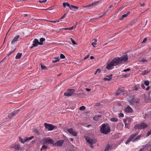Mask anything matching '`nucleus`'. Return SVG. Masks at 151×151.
I'll use <instances>...</instances> for the list:
<instances>
[{
  "label": "nucleus",
  "mask_w": 151,
  "mask_h": 151,
  "mask_svg": "<svg viewBox=\"0 0 151 151\" xmlns=\"http://www.w3.org/2000/svg\"><path fill=\"white\" fill-rule=\"evenodd\" d=\"M132 119L129 117H127L124 120V122L125 125V127H127L128 125L130 124L132 121Z\"/></svg>",
  "instance_id": "nucleus-12"
},
{
  "label": "nucleus",
  "mask_w": 151,
  "mask_h": 151,
  "mask_svg": "<svg viewBox=\"0 0 151 151\" xmlns=\"http://www.w3.org/2000/svg\"><path fill=\"white\" fill-rule=\"evenodd\" d=\"M19 111V109H18L15 110L11 113L9 114L8 115L9 118H10L11 117L15 116L18 113Z\"/></svg>",
  "instance_id": "nucleus-13"
},
{
  "label": "nucleus",
  "mask_w": 151,
  "mask_h": 151,
  "mask_svg": "<svg viewBox=\"0 0 151 151\" xmlns=\"http://www.w3.org/2000/svg\"><path fill=\"white\" fill-rule=\"evenodd\" d=\"M54 141L53 140L49 138H45L42 140V142L45 144H53V145Z\"/></svg>",
  "instance_id": "nucleus-9"
},
{
  "label": "nucleus",
  "mask_w": 151,
  "mask_h": 151,
  "mask_svg": "<svg viewBox=\"0 0 151 151\" xmlns=\"http://www.w3.org/2000/svg\"><path fill=\"white\" fill-rule=\"evenodd\" d=\"M43 44V43L40 42L37 39H35L33 41V44L29 48L30 49H32L34 47H37L38 45H42Z\"/></svg>",
  "instance_id": "nucleus-5"
},
{
  "label": "nucleus",
  "mask_w": 151,
  "mask_h": 151,
  "mask_svg": "<svg viewBox=\"0 0 151 151\" xmlns=\"http://www.w3.org/2000/svg\"><path fill=\"white\" fill-rule=\"evenodd\" d=\"M151 70H145L142 71L141 74L142 75H145L150 73V72H151Z\"/></svg>",
  "instance_id": "nucleus-26"
},
{
  "label": "nucleus",
  "mask_w": 151,
  "mask_h": 151,
  "mask_svg": "<svg viewBox=\"0 0 151 151\" xmlns=\"http://www.w3.org/2000/svg\"><path fill=\"white\" fill-rule=\"evenodd\" d=\"M63 6L64 7H65L66 6H67L69 7V8L70 9V5L68 2L63 3Z\"/></svg>",
  "instance_id": "nucleus-29"
},
{
  "label": "nucleus",
  "mask_w": 151,
  "mask_h": 151,
  "mask_svg": "<svg viewBox=\"0 0 151 151\" xmlns=\"http://www.w3.org/2000/svg\"><path fill=\"white\" fill-rule=\"evenodd\" d=\"M100 131L102 133L105 134H107L110 132V129L108 124H102L101 127Z\"/></svg>",
  "instance_id": "nucleus-2"
},
{
  "label": "nucleus",
  "mask_w": 151,
  "mask_h": 151,
  "mask_svg": "<svg viewBox=\"0 0 151 151\" xmlns=\"http://www.w3.org/2000/svg\"><path fill=\"white\" fill-rule=\"evenodd\" d=\"M60 59H64L65 58V57L63 54H61L60 55Z\"/></svg>",
  "instance_id": "nucleus-41"
},
{
  "label": "nucleus",
  "mask_w": 151,
  "mask_h": 151,
  "mask_svg": "<svg viewBox=\"0 0 151 151\" xmlns=\"http://www.w3.org/2000/svg\"><path fill=\"white\" fill-rule=\"evenodd\" d=\"M89 55H88L87 56L85 57L84 58V60H86V59H87V58H88V57H89Z\"/></svg>",
  "instance_id": "nucleus-58"
},
{
  "label": "nucleus",
  "mask_w": 151,
  "mask_h": 151,
  "mask_svg": "<svg viewBox=\"0 0 151 151\" xmlns=\"http://www.w3.org/2000/svg\"><path fill=\"white\" fill-rule=\"evenodd\" d=\"M44 125L45 128L47 129L49 131H52L53 130L55 127V126L51 124H48L47 123H45Z\"/></svg>",
  "instance_id": "nucleus-11"
},
{
  "label": "nucleus",
  "mask_w": 151,
  "mask_h": 151,
  "mask_svg": "<svg viewBox=\"0 0 151 151\" xmlns=\"http://www.w3.org/2000/svg\"><path fill=\"white\" fill-rule=\"evenodd\" d=\"M112 144H111V145H108L106 147L104 151H109L111 150V149H114L112 147Z\"/></svg>",
  "instance_id": "nucleus-18"
},
{
  "label": "nucleus",
  "mask_w": 151,
  "mask_h": 151,
  "mask_svg": "<svg viewBox=\"0 0 151 151\" xmlns=\"http://www.w3.org/2000/svg\"><path fill=\"white\" fill-rule=\"evenodd\" d=\"M104 14H105L104 13L103 14H102V15H99V17H97L96 18V19H99L101 17H103L104 15Z\"/></svg>",
  "instance_id": "nucleus-47"
},
{
  "label": "nucleus",
  "mask_w": 151,
  "mask_h": 151,
  "mask_svg": "<svg viewBox=\"0 0 151 151\" xmlns=\"http://www.w3.org/2000/svg\"><path fill=\"white\" fill-rule=\"evenodd\" d=\"M96 45V43L95 42H93L91 43V45L93 46V47H95L94 45Z\"/></svg>",
  "instance_id": "nucleus-51"
},
{
  "label": "nucleus",
  "mask_w": 151,
  "mask_h": 151,
  "mask_svg": "<svg viewBox=\"0 0 151 151\" xmlns=\"http://www.w3.org/2000/svg\"><path fill=\"white\" fill-rule=\"evenodd\" d=\"M141 4V6H143L145 5V4H144V3H143V4Z\"/></svg>",
  "instance_id": "nucleus-60"
},
{
  "label": "nucleus",
  "mask_w": 151,
  "mask_h": 151,
  "mask_svg": "<svg viewBox=\"0 0 151 151\" xmlns=\"http://www.w3.org/2000/svg\"><path fill=\"white\" fill-rule=\"evenodd\" d=\"M138 89L136 87H135L134 88V90L135 91H137Z\"/></svg>",
  "instance_id": "nucleus-62"
},
{
  "label": "nucleus",
  "mask_w": 151,
  "mask_h": 151,
  "mask_svg": "<svg viewBox=\"0 0 151 151\" xmlns=\"http://www.w3.org/2000/svg\"><path fill=\"white\" fill-rule=\"evenodd\" d=\"M14 148L16 150H20V151H23L24 150L23 147H20L19 145H16L14 147Z\"/></svg>",
  "instance_id": "nucleus-19"
},
{
  "label": "nucleus",
  "mask_w": 151,
  "mask_h": 151,
  "mask_svg": "<svg viewBox=\"0 0 151 151\" xmlns=\"http://www.w3.org/2000/svg\"><path fill=\"white\" fill-rule=\"evenodd\" d=\"M86 94L85 93H80L76 94V97H78L80 98H83Z\"/></svg>",
  "instance_id": "nucleus-24"
},
{
  "label": "nucleus",
  "mask_w": 151,
  "mask_h": 151,
  "mask_svg": "<svg viewBox=\"0 0 151 151\" xmlns=\"http://www.w3.org/2000/svg\"><path fill=\"white\" fill-rule=\"evenodd\" d=\"M85 109V107L84 106H82L80 107V110H84Z\"/></svg>",
  "instance_id": "nucleus-42"
},
{
  "label": "nucleus",
  "mask_w": 151,
  "mask_h": 151,
  "mask_svg": "<svg viewBox=\"0 0 151 151\" xmlns=\"http://www.w3.org/2000/svg\"><path fill=\"white\" fill-rule=\"evenodd\" d=\"M147 126L146 124L142 123L140 124H137L135 125V128L138 129H142L147 127Z\"/></svg>",
  "instance_id": "nucleus-8"
},
{
  "label": "nucleus",
  "mask_w": 151,
  "mask_h": 151,
  "mask_svg": "<svg viewBox=\"0 0 151 151\" xmlns=\"http://www.w3.org/2000/svg\"><path fill=\"white\" fill-rule=\"evenodd\" d=\"M47 1V0H43V1H42V2H43V3H45V2H46Z\"/></svg>",
  "instance_id": "nucleus-63"
},
{
  "label": "nucleus",
  "mask_w": 151,
  "mask_h": 151,
  "mask_svg": "<svg viewBox=\"0 0 151 151\" xmlns=\"http://www.w3.org/2000/svg\"><path fill=\"white\" fill-rule=\"evenodd\" d=\"M124 111L126 112L127 113H132L133 111L132 109L129 106L126 107Z\"/></svg>",
  "instance_id": "nucleus-20"
},
{
  "label": "nucleus",
  "mask_w": 151,
  "mask_h": 151,
  "mask_svg": "<svg viewBox=\"0 0 151 151\" xmlns=\"http://www.w3.org/2000/svg\"><path fill=\"white\" fill-rule=\"evenodd\" d=\"M144 149L147 150L148 151H151V144L146 145L145 146Z\"/></svg>",
  "instance_id": "nucleus-21"
},
{
  "label": "nucleus",
  "mask_w": 151,
  "mask_h": 151,
  "mask_svg": "<svg viewBox=\"0 0 151 151\" xmlns=\"http://www.w3.org/2000/svg\"><path fill=\"white\" fill-rule=\"evenodd\" d=\"M119 118H123L124 116V115L123 113H120L119 114Z\"/></svg>",
  "instance_id": "nucleus-37"
},
{
  "label": "nucleus",
  "mask_w": 151,
  "mask_h": 151,
  "mask_svg": "<svg viewBox=\"0 0 151 151\" xmlns=\"http://www.w3.org/2000/svg\"><path fill=\"white\" fill-rule=\"evenodd\" d=\"M40 42L43 43V42L45 40V39L44 38H41L40 40Z\"/></svg>",
  "instance_id": "nucleus-39"
},
{
  "label": "nucleus",
  "mask_w": 151,
  "mask_h": 151,
  "mask_svg": "<svg viewBox=\"0 0 151 151\" xmlns=\"http://www.w3.org/2000/svg\"><path fill=\"white\" fill-rule=\"evenodd\" d=\"M41 67L42 69V70H43V69L45 70L47 68L45 66L43 65H41Z\"/></svg>",
  "instance_id": "nucleus-44"
},
{
  "label": "nucleus",
  "mask_w": 151,
  "mask_h": 151,
  "mask_svg": "<svg viewBox=\"0 0 151 151\" xmlns=\"http://www.w3.org/2000/svg\"><path fill=\"white\" fill-rule=\"evenodd\" d=\"M70 6V9H71V8H72L76 9H78V6H74L73 5H71Z\"/></svg>",
  "instance_id": "nucleus-38"
},
{
  "label": "nucleus",
  "mask_w": 151,
  "mask_h": 151,
  "mask_svg": "<svg viewBox=\"0 0 151 151\" xmlns=\"http://www.w3.org/2000/svg\"><path fill=\"white\" fill-rule=\"evenodd\" d=\"M150 87L149 86H148L146 88V90H148L149 89H150Z\"/></svg>",
  "instance_id": "nucleus-61"
},
{
  "label": "nucleus",
  "mask_w": 151,
  "mask_h": 151,
  "mask_svg": "<svg viewBox=\"0 0 151 151\" xmlns=\"http://www.w3.org/2000/svg\"><path fill=\"white\" fill-rule=\"evenodd\" d=\"M49 22H53V23H55L56 22H58L59 21H52V20H51V21H49Z\"/></svg>",
  "instance_id": "nucleus-48"
},
{
  "label": "nucleus",
  "mask_w": 151,
  "mask_h": 151,
  "mask_svg": "<svg viewBox=\"0 0 151 151\" xmlns=\"http://www.w3.org/2000/svg\"><path fill=\"white\" fill-rule=\"evenodd\" d=\"M128 56L125 54L119 57L114 58L109 63L107 64L106 68L109 70L114 68V66L124 64L127 62Z\"/></svg>",
  "instance_id": "nucleus-1"
},
{
  "label": "nucleus",
  "mask_w": 151,
  "mask_h": 151,
  "mask_svg": "<svg viewBox=\"0 0 151 151\" xmlns=\"http://www.w3.org/2000/svg\"><path fill=\"white\" fill-rule=\"evenodd\" d=\"M137 133H135L134 134L131 135L127 140L125 144H127L131 141H132L134 142L138 140L141 137V135H139L136 137V136L137 135Z\"/></svg>",
  "instance_id": "nucleus-3"
},
{
  "label": "nucleus",
  "mask_w": 151,
  "mask_h": 151,
  "mask_svg": "<svg viewBox=\"0 0 151 151\" xmlns=\"http://www.w3.org/2000/svg\"><path fill=\"white\" fill-rule=\"evenodd\" d=\"M75 90L74 89H68L67 92L64 93V95L65 96H71L75 92Z\"/></svg>",
  "instance_id": "nucleus-10"
},
{
  "label": "nucleus",
  "mask_w": 151,
  "mask_h": 151,
  "mask_svg": "<svg viewBox=\"0 0 151 151\" xmlns=\"http://www.w3.org/2000/svg\"><path fill=\"white\" fill-rule=\"evenodd\" d=\"M91 124H89V125H87V127H90V126H91Z\"/></svg>",
  "instance_id": "nucleus-64"
},
{
  "label": "nucleus",
  "mask_w": 151,
  "mask_h": 151,
  "mask_svg": "<svg viewBox=\"0 0 151 151\" xmlns=\"http://www.w3.org/2000/svg\"><path fill=\"white\" fill-rule=\"evenodd\" d=\"M94 58V57L93 56H91L90 57V59H91L92 60V59H93Z\"/></svg>",
  "instance_id": "nucleus-59"
},
{
  "label": "nucleus",
  "mask_w": 151,
  "mask_h": 151,
  "mask_svg": "<svg viewBox=\"0 0 151 151\" xmlns=\"http://www.w3.org/2000/svg\"><path fill=\"white\" fill-rule=\"evenodd\" d=\"M67 14L65 13L62 17H61L60 19V20L63 19L65 17Z\"/></svg>",
  "instance_id": "nucleus-46"
},
{
  "label": "nucleus",
  "mask_w": 151,
  "mask_h": 151,
  "mask_svg": "<svg viewBox=\"0 0 151 151\" xmlns=\"http://www.w3.org/2000/svg\"><path fill=\"white\" fill-rule=\"evenodd\" d=\"M130 13V12H128L126 14L122 15L120 18H119V19L120 20H123L124 18L127 17Z\"/></svg>",
  "instance_id": "nucleus-23"
},
{
  "label": "nucleus",
  "mask_w": 151,
  "mask_h": 151,
  "mask_svg": "<svg viewBox=\"0 0 151 151\" xmlns=\"http://www.w3.org/2000/svg\"><path fill=\"white\" fill-rule=\"evenodd\" d=\"M130 70V69L129 68H127V69H124L122 72H126L127 71H129Z\"/></svg>",
  "instance_id": "nucleus-40"
},
{
  "label": "nucleus",
  "mask_w": 151,
  "mask_h": 151,
  "mask_svg": "<svg viewBox=\"0 0 151 151\" xmlns=\"http://www.w3.org/2000/svg\"><path fill=\"white\" fill-rule=\"evenodd\" d=\"M129 101L131 104L138 103H139V100L137 98H135L134 96H131L130 97Z\"/></svg>",
  "instance_id": "nucleus-7"
},
{
  "label": "nucleus",
  "mask_w": 151,
  "mask_h": 151,
  "mask_svg": "<svg viewBox=\"0 0 151 151\" xmlns=\"http://www.w3.org/2000/svg\"><path fill=\"white\" fill-rule=\"evenodd\" d=\"M119 126H121V127H122L123 126V124H122L120 123V124H118L117 126V127L118 128V127Z\"/></svg>",
  "instance_id": "nucleus-52"
},
{
  "label": "nucleus",
  "mask_w": 151,
  "mask_h": 151,
  "mask_svg": "<svg viewBox=\"0 0 151 151\" xmlns=\"http://www.w3.org/2000/svg\"><path fill=\"white\" fill-rule=\"evenodd\" d=\"M147 41V38H145L143 40V41L142 42V43H145Z\"/></svg>",
  "instance_id": "nucleus-53"
},
{
  "label": "nucleus",
  "mask_w": 151,
  "mask_h": 151,
  "mask_svg": "<svg viewBox=\"0 0 151 151\" xmlns=\"http://www.w3.org/2000/svg\"><path fill=\"white\" fill-rule=\"evenodd\" d=\"M99 2H100V1H95V2L92 3L91 4H90L89 5H88L86 6H83V7L84 8H85V7H91L92 6H93L94 5L98 4Z\"/></svg>",
  "instance_id": "nucleus-17"
},
{
  "label": "nucleus",
  "mask_w": 151,
  "mask_h": 151,
  "mask_svg": "<svg viewBox=\"0 0 151 151\" xmlns=\"http://www.w3.org/2000/svg\"><path fill=\"white\" fill-rule=\"evenodd\" d=\"M42 147V148H43V149H46V148H47V146L44 145H43Z\"/></svg>",
  "instance_id": "nucleus-54"
},
{
  "label": "nucleus",
  "mask_w": 151,
  "mask_h": 151,
  "mask_svg": "<svg viewBox=\"0 0 151 151\" xmlns=\"http://www.w3.org/2000/svg\"><path fill=\"white\" fill-rule=\"evenodd\" d=\"M22 54L21 53H18L16 56V58L17 59H19L21 57Z\"/></svg>",
  "instance_id": "nucleus-31"
},
{
  "label": "nucleus",
  "mask_w": 151,
  "mask_h": 151,
  "mask_svg": "<svg viewBox=\"0 0 151 151\" xmlns=\"http://www.w3.org/2000/svg\"><path fill=\"white\" fill-rule=\"evenodd\" d=\"M70 40L71 41L73 45H77L76 42L72 39V38H70Z\"/></svg>",
  "instance_id": "nucleus-43"
},
{
  "label": "nucleus",
  "mask_w": 151,
  "mask_h": 151,
  "mask_svg": "<svg viewBox=\"0 0 151 151\" xmlns=\"http://www.w3.org/2000/svg\"><path fill=\"white\" fill-rule=\"evenodd\" d=\"M144 84L147 86H148L149 84V82L148 81H145L144 82Z\"/></svg>",
  "instance_id": "nucleus-36"
},
{
  "label": "nucleus",
  "mask_w": 151,
  "mask_h": 151,
  "mask_svg": "<svg viewBox=\"0 0 151 151\" xmlns=\"http://www.w3.org/2000/svg\"><path fill=\"white\" fill-rule=\"evenodd\" d=\"M122 76L123 77L127 78L129 76V75L127 74H123Z\"/></svg>",
  "instance_id": "nucleus-49"
},
{
  "label": "nucleus",
  "mask_w": 151,
  "mask_h": 151,
  "mask_svg": "<svg viewBox=\"0 0 151 151\" xmlns=\"http://www.w3.org/2000/svg\"><path fill=\"white\" fill-rule=\"evenodd\" d=\"M101 116V115L96 116L93 117V119L94 120L97 121L98 120V118L99 117H100Z\"/></svg>",
  "instance_id": "nucleus-34"
},
{
  "label": "nucleus",
  "mask_w": 151,
  "mask_h": 151,
  "mask_svg": "<svg viewBox=\"0 0 151 151\" xmlns=\"http://www.w3.org/2000/svg\"><path fill=\"white\" fill-rule=\"evenodd\" d=\"M34 138V136H32L29 137L25 139V142H29L30 140L33 139Z\"/></svg>",
  "instance_id": "nucleus-30"
},
{
  "label": "nucleus",
  "mask_w": 151,
  "mask_h": 151,
  "mask_svg": "<svg viewBox=\"0 0 151 151\" xmlns=\"http://www.w3.org/2000/svg\"><path fill=\"white\" fill-rule=\"evenodd\" d=\"M64 142L63 140H60L58 141L57 142L53 144V145L55 146H61Z\"/></svg>",
  "instance_id": "nucleus-15"
},
{
  "label": "nucleus",
  "mask_w": 151,
  "mask_h": 151,
  "mask_svg": "<svg viewBox=\"0 0 151 151\" xmlns=\"http://www.w3.org/2000/svg\"><path fill=\"white\" fill-rule=\"evenodd\" d=\"M63 30H69V28H63L62 29Z\"/></svg>",
  "instance_id": "nucleus-56"
},
{
  "label": "nucleus",
  "mask_w": 151,
  "mask_h": 151,
  "mask_svg": "<svg viewBox=\"0 0 151 151\" xmlns=\"http://www.w3.org/2000/svg\"><path fill=\"white\" fill-rule=\"evenodd\" d=\"M54 59V60L52 61V63H55L58 61L60 60V58L59 57H58L55 58Z\"/></svg>",
  "instance_id": "nucleus-28"
},
{
  "label": "nucleus",
  "mask_w": 151,
  "mask_h": 151,
  "mask_svg": "<svg viewBox=\"0 0 151 151\" xmlns=\"http://www.w3.org/2000/svg\"><path fill=\"white\" fill-rule=\"evenodd\" d=\"M64 130L67 133H69L74 136H76V132L72 128L64 129Z\"/></svg>",
  "instance_id": "nucleus-6"
},
{
  "label": "nucleus",
  "mask_w": 151,
  "mask_h": 151,
  "mask_svg": "<svg viewBox=\"0 0 151 151\" xmlns=\"http://www.w3.org/2000/svg\"><path fill=\"white\" fill-rule=\"evenodd\" d=\"M84 137L87 142L89 144L90 146L92 148V145L96 143L97 140L96 139H92L87 136H85Z\"/></svg>",
  "instance_id": "nucleus-4"
},
{
  "label": "nucleus",
  "mask_w": 151,
  "mask_h": 151,
  "mask_svg": "<svg viewBox=\"0 0 151 151\" xmlns=\"http://www.w3.org/2000/svg\"><path fill=\"white\" fill-rule=\"evenodd\" d=\"M96 72H98L99 73H100L101 72V70L99 68L98 69L96 70Z\"/></svg>",
  "instance_id": "nucleus-50"
},
{
  "label": "nucleus",
  "mask_w": 151,
  "mask_h": 151,
  "mask_svg": "<svg viewBox=\"0 0 151 151\" xmlns=\"http://www.w3.org/2000/svg\"><path fill=\"white\" fill-rule=\"evenodd\" d=\"M68 149L69 151H74L76 149V147L73 145H71L69 147H68Z\"/></svg>",
  "instance_id": "nucleus-25"
},
{
  "label": "nucleus",
  "mask_w": 151,
  "mask_h": 151,
  "mask_svg": "<svg viewBox=\"0 0 151 151\" xmlns=\"http://www.w3.org/2000/svg\"><path fill=\"white\" fill-rule=\"evenodd\" d=\"M86 90L87 91H90L91 90V89L88 88H86Z\"/></svg>",
  "instance_id": "nucleus-57"
},
{
  "label": "nucleus",
  "mask_w": 151,
  "mask_h": 151,
  "mask_svg": "<svg viewBox=\"0 0 151 151\" xmlns=\"http://www.w3.org/2000/svg\"><path fill=\"white\" fill-rule=\"evenodd\" d=\"M112 75L109 76H106L105 78H104V80L105 81H109L112 79Z\"/></svg>",
  "instance_id": "nucleus-22"
},
{
  "label": "nucleus",
  "mask_w": 151,
  "mask_h": 151,
  "mask_svg": "<svg viewBox=\"0 0 151 151\" xmlns=\"http://www.w3.org/2000/svg\"><path fill=\"white\" fill-rule=\"evenodd\" d=\"M110 121L112 122H117L118 121V119L116 118H112L110 119Z\"/></svg>",
  "instance_id": "nucleus-32"
},
{
  "label": "nucleus",
  "mask_w": 151,
  "mask_h": 151,
  "mask_svg": "<svg viewBox=\"0 0 151 151\" xmlns=\"http://www.w3.org/2000/svg\"><path fill=\"white\" fill-rule=\"evenodd\" d=\"M139 62H142L143 63L147 62V60L143 58H140L139 59Z\"/></svg>",
  "instance_id": "nucleus-27"
},
{
  "label": "nucleus",
  "mask_w": 151,
  "mask_h": 151,
  "mask_svg": "<svg viewBox=\"0 0 151 151\" xmlns=\"http://www.w3.org/2000/svg\"><path fill=\"white\" fill-rule=\"evenodd\" d=\"M33 132L35 134L38 135L39 134V131L36 129H34L33 130Z\"/></svg>",
  "instance_id": "nucleus-33"
},
{
  "label": "nucleus",
  "mask_w": 151,
  "mask_h": 151,
  "mask_svg": "<svg viewBox=\"0 0 151 151\" xmlns=\"http://www.w3.org/2000/svg\"><path fill=\"white\" fill-rule=\"evenodd\" d=\"M141 87L143 89H144L145 88V86H144V85L143 84H142L141 85Z\"/></svg>",
  "instance_id": "nucleus-55"
},
{
  "label": "nucleus",
  "mask_w": 151,
  "mask_h": 151,
  "mask_svg": "<svg viewBox=\"0 0 151 151\" xmlns=\"http://www.w3.org/2000/svg\"><path fill=\"white\" fill-rule=\"evenodd\" d=\"M19 140L21 143L24 144L25 142V139L23 140L21 138H19Z\"/></svg>",
  "instance_id": "nucleus-35"
},
{
  "label": "nucleus",
  "mask_w": 151,
  "mask_h": 151,
  "mask_svg": "<svg viewBox=\"0 0 151 151\" xmlns=\"http://www.w3.org/2000/svg\"><path fill=\"white\" fill-rule=\"evenodd\" d=\"M20 36L19 35H17L11 41L12 44H14L18 40V38Z\"/></svg>",
  "instance_id": "nucleus-16"
},
{
  "label": "nucleus",
  "mask_w": 151,
  "mask_h": 151,
  "mask_svg": "<svg viewBox=\"0 0 151 151\" xmlns=\"http://www.w3.org/2000/svg\"><path fill=\"white\" fill-rule=\"evenodd\" d=\"M76 27V26H73L72 27H71L70 28H69V30H72L73 29H74V28H75Z\"/></svg>",
  "instance_id": "nucleus-45"
},
{
  "label": "nucleus",
  "mask_w": 151,
  "mask_h": 151,
  "mask_svg": "<svg viewBox=\"0 0 151 151\" xmlns=\"http://www.w3.org/2000/svg\"><path fill=\"white\" fill-rule=\"evenodd\" d=\"M124 89L123 87H120L119 88L118 90L117 91L116 93H114V95L115 96H118L121 92H124Z\"/></svg>",
  "instance_id": "nucleus-14"
}]
</instances>
